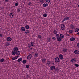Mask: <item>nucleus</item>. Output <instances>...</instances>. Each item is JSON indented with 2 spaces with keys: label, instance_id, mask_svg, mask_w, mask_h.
<instances>
[{
  "label": "nucleus",
  "instance_id": "nucleus-13",
  "mask_svg": "<svg viewBox=\"0 0 79 79\" xmlns=\"http://www.w3.org/2000/svg\"><path fill=\"white\" fill-rule=\"evenodd\" d=\"M76 61V59L75 58H73L71 60L72 63H75Z\"/></svg>",
  "mask_w": 79,
  "mask_h": 79
},
{
  "label": "nucleus",
  "instance_id": "nucleus-4",
  "mask_svg": "<svg viewBox=\"0 0 79 79\" xmlns=\"http://www.w3.org/2000/svg\"><path fill=\"white\" fill-rule=\"evenodd\" d=\"M62 30H64L65 29V26L63 24H62L60 26Z\"/></svg>",
  "mask_w": 79,
  "mask_h": 79
},
{
  "label": "nucleus",
  "instance_id": "nucleus-32",
  "mask_svg": "<svg viewBox=\"0 0 79 79\" xmlns=\"http://www.w3.org/2000/svg\"><path fill=\"white\" fill-rule=\"evenodd\" d=\"M63 52H66V51H67V49H63Z\"/></svg>",
  "mask_w": 79,
  "mask_h": 79
},
{
  "label": "nucleus",
  "instance_id": "nucleus-27",
  "mask_svg": "<svg viewBox=\"0 0 79 79\" xmlns=\"http://www.w3.org/2000/svg\"><path fill=\"white\" fill-rule=\"evenodd\" d=\"M26 62H27V61H26V60H23L22 61V63L23 64H25V63H26Z\"/></svg>",
  "mask_w": 79,
  "mask_h": 79
},
{
  "label": "nucleus",
  "instance_id": "nucleus-35",
  "mask_svg": "<svg viewBox=\"0 0 79 79\" xmlns=\"http://www.w3.org/2000/svg\"><path fill=\"white\" fill-rule=\"evenodd\" d=\"M75 66H76V67H79V64H75Z\"/></svg>",
  "mask_w": 79,
  "mask_h": 79
},
{
  "label": "nucleus",
  "instance_id": "nucleus-43",
  "mask_svg": "<svg viewBox=\"0 0 79 79\" xmlns=\"http://www.w3.org/2000/svg\"><path fill=\"white\" fill-rule=\"evenodd\" d=\"M50 2V0H47L46 2H48V3H49Z\"/></svg>",
  "mask_w": 79,
  "mask_h": 79
},
{
  "label": "nucleus",
  "instance_id": "nucleus-45",
  "mask_svg": "<svg viewBox=\"0 0 79 79\" xmlns=\"http://www.w3.org/2000/svg\"><path fill=\"white\" fill-rule=\"evenodd\" d=\"M52 39L53 40H55V39H56V38H55V37H53L52 38Z\"/></svg>",
  "mask_w": 79,
  "mask_h": 79
},
{
  "label": "nucleus",
  "instance_id": "nucleus-38",
  "mask_svg": "<svg viewBox=\"0 0 79 79\" xmlns=\"http://www.w3.org/2000/svg\"><path fill=\"white\" fill-rule=\"evenodd\" d=\"M16 60V58L15 57L13 58L12 59V61H13V60Z\"/></svg>",
  "mask_w": 79,
  "mask_h": 79
},
{
  "label": "nucleus",
  "instance_id": "nucleus-46",
  "mask_svg": "<svg viewBox=\"0 0 79 79\" xmlns=\"http://www.w3.org/2000/svg\"><path fill=\"white\" fill-rule=\"evenodd\" d=\"M77 45L78 47V48H79V43L77 44Z\"/></svg>",
  "mask_w": 79,
  "mask_h": 79
},
{
  "label": "nucleus",
  "instance_id": "nucleus-51",
  "mask_svg": "<svg viewBox=\"0 0 79 79\" xmlns=\"http://www.w3.org/2000/svg\"><path fill=\"white\" fill-rule=\"evenodd\" d=\"M64 21H65L64 20V19H63V20L62 21V23H63V22H64Z\"/></svg>",
  "mask_w": 79,
  "mask_h": 79
},
{
  "label": "nucleus",
  "instance_id": "nucleus-28",
  "mask_svg": "<svg viewBox=\"0 0 79 79\" xmlns=\"http://www.w3.org/2000/svg\"><path fill=\"white\" fill-rule=\"evenodd\" d=\"M79 29L78 28H76L75 30V32H79Z\"/></svg>",
  "mask_w": 79,
  "mask_h": 79
},
{
  "label": "nucleus",
  "instance_id": "nucleus-49",
  "mask_svg": "<svg viewBox=\"0 0 79 79\" xmlns=\"http://www.w3.org/2000/svg\"><path fill=\"white\" fill-rule=\"evenodd\" d=\"M52 64H55V63H54V62L53 61H52Z\"/></svg>",
  "mask_w": 79,
  "mask_h": 79
},
{
  "label": "nucleus",
  "instance_id": "nucleus-20",
  "mask_svg": "<svg viewBox=\"0 0 79 79\" xmlns=\"http://www.w3.org/2000/svg\"><path fill=\"white\" fill-rule=\"evenodd\" d=\"M35 57H38L39 56V54L37 52L35 53Z\"/></svg>",
  "mask_w": 79,
  "mask_h": 79
},
{
  "label": "nucleus",
  "instance_id": "nucleus-55",
  "mask_svg": "<svg viewBox=\"0 0 79 79\" xmlns=\"http://www.w3.org/2000/svg\"><path fill=\"white\" fill-rule=\"evenodd\" d=\"M68 35L69 36V35Z\"/></svg>",
  "mask_w": 79,
  "mask_h": 79
},
{
  "label": "nucleus",
  "instance_id": "nucleus-5",
  "mask_svg": "<svg viewBox=\"0 0 79 79\" xmlns=\"http://www.w3.org/2000/svg\"><path fill=\"white\" fill-rule=\"evenodd\" d=\"M32 54H29L28 55L27 57V60H30V59H31V58H32Z\"/></svg>",
  "mask_w": 79,
  "mask_h": 79
},
{
  "label": "nucleus",
  "instance_id": "nucleus-53",
  "mask_svg": "<svg viewBox=\"0 0 79 79\" xmlns=\"http://www.w3.org/2000/svg\"><path fill=\"white\" fill-rule=\"evenodd\" d=\"M77 35H79V32H78V33H77Z\"/></svg>",
  "mask_w": 79,
  "mask_h": 79
},
{
  "label": "nucleus",
  "instance_id": "nucleus-17",
  "mask_svg": "<svg viewBox=\"0 0 79 79\" xmlns=\"http://www.w3.org/2000/svg\"><path fill=\"white\" fill-rule=\"evenodd\" d=\"M70 40L71 41L73 42V41L75 40V38L74 37H72L70 39Z\"/></svg>",
  "mask_w": 79,
  "mask_h": 79
},
{
  "label": "nucleus",
  "instance_id": "nucleus-33",
  "mask_svg": "<svg viewBox=\"0 0 79 79\" xmlns=\"http://www.w3.org/2000/svg\"><path fill=\"white\" fill-rule=\"evenodd\" d=\"M38 39H40V38H42V36H41V35H38Z\"/></svg>",
  "mask_w": 79,
  "mask_h": 79
},
{
  "label": "nucleus",
  "instance_id": "nucleus-47",
  "mask_svg": "<svg viewBox=\"0 0 79 79\" xmlns=\"http://www.w3.org/2000/svg\"><path fill=\"white\" fill-rule=\"evenodd\" d=\"M40 2H42V3H44V0H43L40 1Z\"/></svg>",
  "mask_w": 79,
  "mask_h": 79
},
{
  "label": "nucleus",
  "instance_id": "nucleus-3",
  "mask_svg": "<svg viewBox=\"0 0 79 79\" xmlns=\"http://www.w3.org/2000/svg\"><path fill=\"white\" fill-rule=\"evenodd\" d=\"M55 61L56 63H58L60 62V58L58 57H56L55 59Z\"/></svg>",
  "mask_w": 79,
  "mask_h": 79
},
{
  "label": "nucleus",
  "instance_id": "nucleus-30",
  "mask_svg": "<svg viewBox=\"0 0 79 79\" xmlns=\"http://www.w3.org/2000/svg\"><path fill=\"white\" fill-rule=\"evenodd\" d=\"M29 33V30H26L25 31V34H28V33Z\"/></svg>",
  "mask_w": 79,
  "mask_h": 79
},
{
  "label": "nucleus",
  "instance_id": "nucleus-12",
  "mask_svg": "<svg viewBox=\"0 0 79 79\" xmlns=\"http://www.w3.org/2000/svg\"><path fill=\"white\" fill-rule=\"evenodd\" d=\"M11 38L10 37H7V42H11Z\"/></svg>",
  "mask_w": 79,
  "mask_h": 79
},
{
  "label": "nucleus",
  "instance_id": "nucleus-11",
  "mask_svg": "<svg viewBox=\"0 0 79 79\" xmlns=\"http://www.w3.org/2000/svg\"><path fill=\"white\" fill-rule=\"evenodd\" d=\"M21 29L22 31L24 32V31H25L26 30V28L24 27H22L21 28Z\"/></svg>",
  "mask_w": 79,
  "mask_h": 79
},
{
  "label": "nucleus",
  "instance_id": "nucleus-29",
  "mask_svg": "<svg viewBox=\"0 0 79 79\" xmlns=\"http://www.w3.org/2000/svg\"><path fill=\"white\" fill-rule=\"evenodd\" d=\"M55 71H56L57 72V73L59 71V69H58V68H57L56 69H55Z\"/></svg>",
  "mask_w": 79,
  "mask_h": 79
},
{
  "label": "nucleus",
  "instance_id": "nucleus-25",
  "mask_svg": "<svg viewBox=\"0 0 79 79\" xmlns=\"http://www.w3.org/2000/svg\"><path fill=\"white\" fill-rule=\"evenodd\" d=\"M0 61L1 63H3V62L4 61V59L3 58L1 59L0 60Z\"/></svg>",
  "mask_w": 79,
  "mask_h": 79
},
{
  "label": "nucleus",
  "instance_id": "nucleus-22",
  "mask_svg": "<svg viewBox=\"0 0 79 79\" xmlns=\"http://www.w3.org/2000/svg\"><path fill=\"white\" fill-rule=\"evenodd\" d=\"M53 33L54 34H56L58 33V31L56 30H54V31H53Z\"/></svg>",
  "mask_w": 79,
  "mask_h": 79
},
{
  "label": "nucleus",
  "instance_id": "nucleus-24",
  "mask_svg": "<svg viewBox=\"0 0 79 79\" xmlns=\"http://www.w3.org/2000/svg\"><path fill=\"white\" fill-rule=\"evenodd\" d=\"M70 27H71L73 29H74V25L71 24L70 25Z\"/></svg>",
  "mask_w": 79,
  "mask_h": 79
},
{
  "label": "nucleus",
  "instance_id": "nucleus-8",
  "mask_svg": "<svg viewBox=\"0 0 79 79\" xmlns=\"http://www.w3.org/2000/svg\"><path fill=\"white\" fill-rule=\"evenodd\" d=\"M59 58L61 60H63V56L62 54H60L59 55Z\"/></svg>",
  "mask_w": 79,
  "mask_h": 79
},
{
  "label": "nucleus",
  "instance_id": "nucleus-31",
  "mask_svg": "<svg viewBox=\"0 0 79 79\" xmlns=\"http://www.w3.org/2000/svg\"><path fill=\"white\" fill-rule=\"evenodd\" d=\"M35 44V43L34 42H32L31 43V46H33V45H34Z\"/></svg>",
  "mask_w": 79,
  "mask_h": 79
},
{
  "label": "nucleus",
  "instance_id": "nucleus-15",
  "mask_svg": "<svg viewBox=\"0 0 79 79\" xmlns=\"http://www.w3.org/2000/svg\"><path fill=\"white\" fill-rule=\"evenodd\" d=\"M10 45V43L9 42H7L5 44V46H8Z\"/></svg>",
  "mask_w": 79,
  "mask_h": 79
},
{
  "label": "nucleus",
  "instance_id": "nucleus-19",
  "mask_svg": "<svg viewBox=\"0 0 79 79\" xmlns=\"http://www.w3.org/2000/svg\"><path fill=\"white\" fill-rule=\"evenodd\" d=\"M25 28H26V29H29V28H30V27L28 25H27L25 26Z\"/></svg>",
  "mask_w": 79,
  "mask_h": 79
},
{
  "label": "nucleus",
  "instance_id": "nucleus-9",
  "mask_svg": "<svg viewBox=\"0 0 79 79\" xmlns=\"http://www.w3.org/2000/svg\"><path fill=\"white\" fill-rule=\"evenodd\" d=\"M9 16L10 18H13V17L14 16V14H13V13L12 12L10 13L9 14Z\"/></svg>",
  "mask_w": 79,
  "mask_h": 79
},
{
  "label": "nucleus",
  "instance_id": "nucleus-7",
  "mask_svg": "<svg viewBox=\"0 0 79 79\" xmlns=\"http://www.w3.org/2000/svg\"><path fill=\"white\" fill-rule=\"evenodd\" d=\"M13 50L14 51H15V52H17V53L18 52V48L17 47H15L14 48Z\"/></svg>",
  "mask_w": 79,
  "mask_h": 79
},
{
  "label": "nucleus",
  "instance_id": "nucleus-16",
  "mask_svg": "<svg viewBox=\"0 0 79 79\" xmlns=\"http://www.w3.org/2000/svg\"><path fill=\"white\" fill-rule=\"evenodd\" d=\"M48 4L47 3H44L43 5V7H46L47 6H48Z\"/></svg>",
  "mask_w": 79,
  "mask_h": 79
},
{
  "label": "nucleus",
  "instance_id": "nucleus-2",
  "mask_svg": "<svg viewBox=\"0 0 79 79\" xmlns=\"http://www.w3.org/2000/svg\"><path fill=\"white\" fill-rule=\"evenodd\" d=\"M20 53H21V52L19 51H18V52H16L15 51H13L11 53L12 55H15L17 56L20 55Z\"/></svg>",
  "mask_w": 79,
  "mask_h": 79
},
{
  "label": "nucleus",
  "instance_id": "nucleus-26",
  "mask_svg": "<svg viewBox=\"0 0 79 79\" xmlns=\"http://www.w3.org/2000/svg\"><path fill=\"white\" fill-rule=\"evenodd\" d=\"M43 16L44 17V18H46L47 16V15L46 14H44L43 15Z\"/></svg>",
  "mask_w": 79,
  "mask_h": 79
},
{
  "label": "nucleus",
  "instance_id": "nucleus-6",
  "mask_svg": "<svg viewBox=\"0 0 79 79\" xmlns=\"http://www.w3.org/2000/svg\"><path fill=\"white\" fill-rule=\"evenodd\" d=\"M56 68L55 67V66L54 65H52L51 66V67L50 68V69L52 71V70L55 69Z\"/></svg>",
  "mask_w": 79,
  "mask_h": 79
},
{
  "label": "nucleus",
  "instance_id": "nucleus-23",
  "mask_svg": "<svg viewBox=\"0 0 79 79\" xmlns=\"http://www.w3.org/2000/svg\"><path fill=\"white\" fill-rule=\"evenodd\" d=\"M23 59H22V58H20L18 59V60H17V61H18V62H20V61H21Z\"/></svg>",
  "mask_w": 79,
  "mask_h": 79
},
{
  "label": "nucleus",
  "instance_id": "nucleus-50",
  "mask_svg": "<svg viewBox=\"0 0 79 79\" xmlns=\"http://www.w3.org/2000/svg\"><path fill=\"white\" fill-rule=\"evenodd\" d=\"M0 36H1V37H2V36H3V34H0Z\"/></svg>",
  "mask_w": 79,
  "mask_h": 79
},
{
  "label": "nucleus",
  "instance_id": "nucleus-44",
  "mask_svg": "<svg viewBox=\"0 0 79 79\" xmlns=\"http://www.w3.org/2000/svg\"><path fill=\"white\" fill-rule=\"evenodd\" d=\"M48 42H50V38H48Z\"/></svg>",
  "mask_w": 79,
  "mask_h": 79
},
{
  "label": "nucleus",
  "instance_id": "nucleus-42",
  "mask_svg": "<svg viewBox=\"0 0 79 79\" xmlns=\"http://www.w3.org/2000/svg\"><path fill=\"white\" fill-rule=\"evenodd\" d=\"M20 8H18L17 9V11H18V12H20Z\"/></svg>",
  "mask_w": 79,
  "mask_h": 79
},
{
  "label": "nucleus",
  "instance_id": "nucleus-52",
  "mask_svg": "<svg viewBox=\"0 0 79 79\" xmlns=\"http://www.w3.org/2000/svg\"><path fill=\"white\" fill-rule=\"evenodd\" d=\"M8 0H5V2H8Z\"/></svg>",
  "mask_w": 79,
  "mask_h": 79
},
{
  "label": "nucleus",
  "instance_id": "nucleus-36",
  "mask_svg": "<svg viewBox=\"0 0 79 79\" xmlns=\"http://www.w3.org/2000/svg\"><path fill=\"white\" fill-rule=\"evenodd\" d=\"M32 5V3L31 2H29V3H28V5H29V6H31Z\"/></svg>",
  "mask_w": 79,
  "mask_h": 79
},
{
  "label": "nucleus",
  "instance_id": "nucleus-14",
  "mask_svg": "<svg viewBox=\"0 0 79 79\" xmlns=\"http://www.w3.org/2000/svg\"><path fill=\"white\" fill-rule=\"evenodd\" d=\"M64 19V20L65 21H67V20H69V17H65Z\"/></svg>",
  "mask_w": 79,
  "mask_h": 79
},
{
  "label": "nucleus",
  "instance_id": "nucleus-18",
  "mask_svg": "<svg viewBox=\"0 0 79 79\" xmlns=\"http://www.w3.org/2000/svg\"><path fill=\"white\" fill-rule=\"evenodd\" d=\"M51 61H48L47 62V64H48V66H50V65H50H51L52 64V63H51Z\"/></svg>",
  "mask_w": 79,
  "mask_h": 79
},
{
  "label": "nucleus",
  "instance_id": "nucleus-1",
  "mask_svg": "<svg viewBox=\"0 0 79 79\" xmlns=\"http://www.w3.org/2000/svg\"><path fill=\"white\" fill-rule=\"evenodd\" d=\"M56 37L57 40L58 42H61V40H62V39H63L64 37V35L62 34H60V35L59 34H57L55 35Z\"/></svg>",
  "mask_w": 79,
  "mask_h": 79
},
{
  "label": "nucleus",
  "instance_id": "nucleus-10",
  "mask_svg": "<svg viewBox=\"0 0 79 79\" xmlns=\"http://www.w3.org/2000/svg\"><path fill=\"white\" fill-rule=\"evenodd\" d=\"M74 53H75L76 55H78L79 53V51L77 50H75L74 51Z\"/></svg>",
  "mask_w": 79,
  "mask_h": 79
},
{
  "label": "nucleus",
  "instance_id": "nucleus-34",
  "mask_svg": "<svg viewBox=\"0 0 79 79\" xmlns=\"http://www.w3.org/2000/svg\"><path fill=\"white\" fill-rule=\"evenodd\" d=\"M19 56V55H17L16 56H15V57H14L16 59H17V58H18Z\"/></svg>",
  "mask_w": 79,
  "mask_h": 79
},
{
  "label": "nucleus",
  "instance_id": "nucleus-21",
  "mask_svg": "<svg viewBox=\"0 0 79 79\" xmlns=\"http://www.w3.org/2000/svg\"><path fill=\"white\" fill-rule=\"evenodd\" d=\"M46 60H47V59H42V62L43 63H45V61H46Z\"/></svg>",
  "mask_w": 79,
  "mask_h": 79
},
{
  "label": "nucleus",
  "instance_id": "nucleus-37",
  "mask_svg": "<svg viewBox=\"0 0 79 79\" xmlns=\"http://www.w3.org/2000/svg\"><path fill=\"white\" fill-rule=\"evenodd\" d=\"M69 33H72L73 32V30H70L69 31Z\"/></svg>",
  "mask_w": 79,
  "mask_h": 79
},
{
  "label": "nucleus",
  "instance_id": "nucleus-40",
  "mask_svg": "<svg viewBox=\"0 0 79 79\" xmlns=\"http://www.w3.org/2000/svg\"><path fill=\"white\" fill-rule=\"evenodd\" d=\"M19 5L18 2H16V3H15V5L16 6H17Z\"/></svg>",
  "mask_w": 79,
  "mask_h": 79
},
{
  "label": "nucleus",
  "instance_id": "nucleus-41",
  "mask_svg": "<svg viewBox=\"0 0 79 79\" xmlns=\"http://www.w3.org/2000/svg\"><path fill=\"white\" fill-rule=\"evenodd\" d=\"M29 66H30L29 65H26V67L27 68H29Z\"/></svg>",
  "mask_w": 79,
  "mask_h": 79
},
{
  "label": "nucleus",
  "instance_id": "nucleus-48",
  "mask_svg": "<svg viewBox=\"0 0 79 79\" xmlns=\"http://www.w3.org/2000/svg\"><path fill=\"white\" fill-rule=\"evenodd\" d=\"M28 47L29 48H31V45H30V44H28Z\"/></svg>",
  "mask_w": 79,
  "mask_h": 79
},
{
  "label": "nucleus",
  "instance_id": "nucleus-39",
  "mask_svg": "<svg viewBox=\"0 0 79 79\" xmlns=\"http://www.w3.org/2000/svg\"><path fill=\"white\" fill-rule=\"evenodd\" d=\"M26 77H27V79H28L29 77V76L27 74V75Z\"/></svg>",
  "mask_w": 79,
  "mask_h": 79
},
{
  "label": "nucleus",
  "instance_id": "nucleus-54",
  "mask_svg": "<svg viewBox=\"0 0 79 79\" xmlns=\"http://www.w3.org/2000/svg\"><path fill=\"white\" fill-rule=\"evenodd\" d=\"M33 53H34V52H32Z\"/></svg>",
  "mask_w": 79,
  "mask_h": 79
}]
</instances>
